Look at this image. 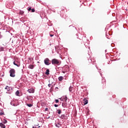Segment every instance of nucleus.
<instances>
[{
    "mask_svg": "<svg viewBox=\"0 0 128 128\" xmlns=\"http://www.w3.org/2000/svg\"><path fill=\"white\" fill-rule=\"evenodd\" d=\"M52 64H54V66H60V63L58 60L54 58L52 59Z\"/></svg>",
    "mask_w": 128,
    "mask_h": 128,
    "instance_id": "obj_1",
    "label": "nucleus"
},
{
    "mask_svg": "<svg viewBox=\"0 0 128 128\" xmlns=\"http://www.w3.org/2000/svg\"><path fill=\"white\" fill-rule=\"evenodd\" d=\"M10 76H11L12 78H14V76H16V70H14V68H12L10 70Z\"/></svg>",
    "mask_w": 128,
    "mask_h": 128,
    "instance_id": "obj_2",
    "label": "nucleus"
},
{
    "mask_svg": "<svg viewBox=\"0 0 128 128\" xmlns=\"http://www.w3.org/2000/svg\"><path fill=\"white\" fill-rule=\"evenodd\" d=\"M44 62L46 66H50V59H48V58H45Z\"/></svg>",
    "mask_w": 128,
    "mask_h": 128,
    "instance_id": "obj_3",
    "label": "nucleus"
},
{
    "mask_svg": "<svg viewBox=\"0 0 128 128\" xmlns=\"http://www.w3.org/2000/svg\"><path fill=\"white\" fill-rule=\"evenodd\" d=\"M64 70H62V72L63 74H66V72H68V66H65L64 67Z\"/></svg>",
    "mask_w": 128,
    "mask_h": 128,
    "instance_id": "obj_4",
    "label": "nucleus"
},
{
    "mask_svg": "<svg viewBox=\"0 0 128 128\" xmlns=\"http://www.w3.org/2000/svg\"><path fill=\"white\" fill-rule=\"evenodd\" d=\"M14 66H18V67L20 66V62L16 61H14Z\"/></svg>",
    "mask_w": 128,
    "mask_h": 128,
    "instance_id": "obj_5",
    "label": "nucleus"
},
{
    "mask_svg": "<svg viewBox=\"0 0 128 128\" xmlns=\"http://www.w3.org/2000/svg\"><path fill=\"white\" fill-rule=\"evenodd\" d=\"M28 92L29 94H34V88H31L30 90H28Z\"/></svg>",
    "mask_w": 128,
    "mask_h": 128,
    "instance_id": "obj_6",
    "label": "nucleus"
},
{
    "mask_svg": "<svg viewBox=\"0 0 128 128\" xmlns=\"http://www.w3.org/2000/svg\"><path fill=\"white\" fill-rule=\"evenodd\" d=\"M83 100L84 102L83 106H86V104H88V100H86V98H84Z\"/></svg>",
    "mask_w": 128,
    "mask_h": 128,
    "instance_id": "obj_7",
    "label": "nucleus"
},
{
    "mask_svg": "<svg viewBox=\"0 0 128 128\" xmlns=\"http://www.w3.org/2000/svg\"><path fill=\"white\" fill-rule=\"evenodd\" d=\"M30 10H32L31 12H36V10H34V8L32 9V7H30L28 8V11L30 12Z\"/></svg>",
    "mask_w": 128,
    "mask_h": 128,
    "instance_id": "obj_8",
    "label": "nucleus"
},
{
    "mask_svg": "<svg viewBox=\"0 0 128 128\" xmlns=\"http://www.w3.org/2000/svg\"><path fill=\"white\" fill-rule=\"evenodd\" d=\"M60 118H62V120H66V116L64 114H62Z\"/></svg>",
    "mask_w": 128,
    "mask_h": 128,
    "instance_id": "obj_9",
    "label": "nucleus"
},
{
    "mask_svg": "<svg viewBox=\"0 0 128 128\" xmlns=\"http://www.w3.org/2000/svg\"><path fill=\"white\" fill-rule=\"evenodd\" d=\"M58 80L59 82H62L64 80V77L62 76H59Z\"/></svg>",
    "mask_w": 128,
    "mask_h": 128,
    "instance_id": "obj_10",
    "label": "nucleus"
},
{
    "mask_svg": "<svg viewBox=\"0 0 128 128\" xmlns=\"http://www.w3.org/2000/svg\"><path fill=\"white\" fill-rule=\"evenodd\" d=\"M10 88H12L8 86H6V87L5 88V90H6L8 92H10Z\"/></svg>",
    "mask_w": 128,
    "mask_h": 128,
    "instance_id": "obj_11",
    "label": "nucleus"
},
{
    "mask_svg": "<svg viewBox=\"0 0 128 128\" xmlns=\"http://www.w3.org/2000/svg\"><path fill=\"white\" fill-rule=\"evenodd\" d=\"M28 68H30L31 70H32L34 68V66L32 64H30L28 66Z\"/></svg>",
    "mask_w": 128,
    "mask_h": 128,
    "instance_id": "obj_12",
    "label": "nucleus"
},
{
    "mask_svg": "<svg viewBox=\"0 0 128 128\" xmlns=\"http://www.w3.org/2000/svg\"><path fill=\"white\" fill-rule=\"evenodd\" d=\"M0 126H1V128H6V125H4L2 123L0 124Z\"/></svg>",
    "mask_w": 128,
    "mask_h": 128,
    "instance_id": "obj_13",
    "label": "nucleus"
},
{
    "mask_svg": "<svg viewBox=\"0 0 128 128\" xmlns=\"http://www.w3.org/2000/svg\"><path fill=\"white\" fill-rule=\"evenodd\" d=\"M45 74L46 76H48V74H50V70L48 69L46 70Z\"/></svg>",
    "mask_w": 128,
    "mask_h": 128,
    "instance_id": "obj_14",
    "label": "nucleus"
},
{
    "mask_svg": "<svg viewBox=\"0 0 128 128\" xmlns=\"http://www.w3.org/2000/svg\"><path fill=\"white\" fill-rule=\"evenodd\" d=\"M67 100H68V97H66V96L62 100H63V102H66Z\"/></svg>",
    "mask_w": 128,
    "mask_h": 128,
    "instance_id": "obj_15",
    "label": "nucleus"
},
{
    "mask_svg": "<svg viewBox=\"0 0 128 128\" xmlns=\"http://www.w3.org/2000/svg\"><path fill=\"white\" fill-rule=\"evenodd\" d=\"M16 96H19L20 95H18V94H20V91L17 90L16 92Z\"/></svg>",
    "mask_w": 128,
    "mask_h": 128,
    "instance_id": "obj_16",
    "label": "nucleus"
},
{
    "mask_svg": "<svg viewBox=\"0 0 128 128\" xmlns=\"http://www.w3.org/2000/svg\"><path fill=\"white\" fill-rule=\"evenodd\" d=\"M58 114H62V110H57Z\"/></svg>",
    "mask_w": 128,
    "mask_h": 128,
    "instance_id": "obj_17",
    "label": "nucleus"
},
{
    "mask_svg": "<svg viewBox=\"0 0 128 128\" xmlns=\"http://www.w3.org/2000/svg\"><path fill=\"white\" fill-rule=\"evenodd\" d=\"M26 106H28L29 108H32V104H26Z\"/></svg>",
    "mask_w": 128,
    "mask_h": 128,
    "instance_id": "obj_18",
    "label": "nucleus"
},
{
    "mask_svg": "<svg viewBox=\"0 0 128 128\" xmlns=\"http://www.w3.org/2000/svg\"><path fill=\"white\" fill-rule=\"evenodd\" d=\"M72 87H70V88H69V90H70V92H72Z\"/></svg>",
    "mask_w": 128,
    "mask_h": 128,
    "instance_id": "obj_19",
    "label": "nucleus"
},
{
    "mask_svg": "<svg viewBox=\"0 0 128 128\" xmlns=\"http://www.w3.org/2000/svg\"><path fill=\"white\" fill-rule=\"evenodd\" d=\"M24 11H20V14H24Z\"/></svg>",
    "mask_w": 128,
    "mask_h": 128,
    "instance_id": "obj_20",
    "label": "nucleus"
},
{
    "mask_svg": "<svg viewBox=\"0 0 128 128\" xmlns=\"http://www.w3.org/2000/svg\"><path fill=\"white\" fill-rule=\"evenodd\" d=\"M3 114H4L2 112L0 113V116H2Z\"/></svg>",
    "mask_w": 128,
    "mask_h": 128,
    "instance_id": "obj_21",
    "label": "nucleus"
},
{
    "mask_svg": "<svg viewBox=\"0 0 128 128\" xmlns=\"http://www.w3.org/2000/svg\"><path fill=\"white\" fill-rule=\"evenodd\" d=\"M54 106H55V108H58V106L56 104H55Z\"/></svg>",
    "mask_w": 128,
    "mask_h": 128,
    "instance_id": "obj_22",
    "label": "nucleus"
},
{
    "mask_svg": "<svg viewBox=\"0 0 128 128\" xmlns=\"http://www.w3.org/2000/svg\"><path fill=\"white\" fill-rule=\"evenodd\" d=\"M55 102H56L58 103V102L59 101L58 100H56Z\"/></svg>",
    "mask_w": 128,
    "mask_h": 128,
    "instance_id": "obj_23",
    "label": "nucleus"
},
{
    "mask_svg": "<svg viewBox=\"0 0 128 128\" xmlns=\"http://www.w3.org/2000/svg\"><path fill=\"white\" fill-rule=\"evenodd\" d=\"M4 124H6V122H8V121L6 120H4Z\"/></svg>",
    "mask_w": 128,
    "mask_h": 128,
    "instance_id": "obj_24",
    "label": "nucleus"
},
{
    "mask_svg": "<svg viewBox=\"0 0 128 128\" xmlns=\"http://www.w3.org/2000/svg\"><path fill=\"white\" fill-rule=\"evenodd\" d=\"M56 128H60V126L58 125L57 124H56Z\"/></svg>",
    "mask_w": 128,
    "mask_h": 128,
    "instance_id": "obj_25",
    "label": "nucleus"
},
{
    "mask_svg": "<svg viewBox=\"0 0 128 128\" xmlns=\"http://www.w3.org/2000/svg\"><path fill=\"white\" fill-rule=\"evenodd\" d=\"M48 110V108H45V110H46V112L47 110Z\"/></svg>",
    "mask_w": 128,
    "mask_h": 128,
    "instance_id": "obj_26",
    "label": "nucleus"
},
{
    "mask_svg": "<svg viewBox=\"0 0 128 128\" xmlns=\"http://www.w3.org/2000/svg\"><path fill=\"white\" fill-rule=\"evenodd\" d=\"M54 36V34H50V36L52 37V36Z\"/></svg>",
    "mask_w": 128,
    "mask_h": 128,
    "instance_id": "obj_27",
    "label": "nucleus"
},
{
    "mask_svg": "<svg viewBox=\"0 0 128 128\" xmlns=\"http://www.w3.org/2000/svg\"><path fill=\"white\" fill-rule=\"evenodd\" d=\"M32 128H36V126H33Z\"/></svg>",
    "mask_w": 128,
    "mask_h": 128,
    "instance_id": "obj_28",
    "label": "nucleus"
},
{
    "mask_svg": "<svg viewBox=\"0 0 128 128\" xmlns=\"http://www.w3.org/2000/svg\"><path fill=\"white\" fill-rule=\"evenodd\" d=\"M58 126H60V123H58Z\"/></svg>",
    "mask_w": 128,
    "mask_h": 128,
    "instance_id": "obj_29",
    "label": "nucleus"
},
{
    "mask_svg": "<svg viewBox=\"0 0 128 128\" xmlns=\"http://www.w3.org/2000/svg\"><path fill=\"white\" fill-rule=\"evenodd\" d=\"M40 128V126H39L38 127V128Z\"/></svg>",
    "mask_w": 128,
    "mask_h": 128,
    "instance_id": "obj_30",
    "label": "nucleus"
},
{
    "mask_svg": "<svg viewBox=\"0 0 128 128\" xmlns=\"http://www.w3.org/2000/svg\"><path fill=\"white\" fill-rule=\"evenodd\" d=\"M106 82V80H104V82Z\"/></svg>",
    "mask_w": 128,
    "mask_h": 128,
    "instance_id": "obj_31",
    "label": "nucleus"
},
{
    "mask_svg": "<svg viewBox=\"0 0 128 128\" xmlns=\"http://www.w3.org/2000/svg\"><path fill=\"white\" fill-rule=\"evenodd\" d=\"M74 28V26L72 27Z\"/></svg>",
    "mask_w": 128,
    "mask_h": 128,
    "instance_id": "obj_32",
    "label": "nucleus"
}]
</instances>
